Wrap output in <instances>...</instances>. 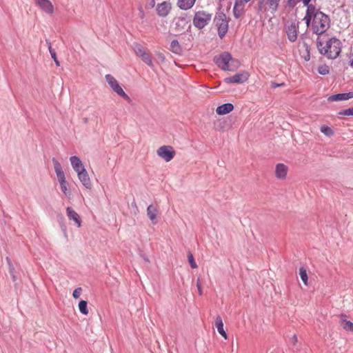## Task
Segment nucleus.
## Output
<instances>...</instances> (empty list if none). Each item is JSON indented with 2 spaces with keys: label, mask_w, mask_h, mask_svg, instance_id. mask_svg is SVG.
Segmentation results:
<instances>
[{
  "label": "nucleus",
  "mask_w": 353,
  "mask_h": 353,
  "mask_svg": "<svg viewBox=\"0 0 353 353\" xmlns=\"http://www.w3.org/2000/svg\"><path fill=\"white\" fill-rule=\"evenodd\" d=\"M305 50L301 52V57L306 61L310 59V54L308 46L305 43L304 44Z\"/></svg>",
  "instance_id": "32"
},
{
  "label": "nucleus",
  "mask_w": 353,
  "mask_h": 353,
  "mask_svg": "<svg viewBox=\"0 0 353 353\" xmlns=\"http://www.w3.org/2000/svg\"><path fill=\"white\" fill-rule=\"evenodd\" d=\"M142 61L150 67H153V62L150 54L146 51L141 57Z\"/></svg>",
  "instance_id": "27"
},
{
  "label": "nucleus",
  "mask_w": 353,
  "mask_h": 353,
  "mask_svg": "<svg viewBox=\"0 0 353 353\" xmlns=\"http://www.w3.org/2000/svg\"><path fill=\"white\" fill-rule=\"evenodd\" d=\"M196 287H197V288H198V292H199V294L200 296H201V295H202V294H203V290H202L201 285V283H200V282H199V279H198V281H197Z\"/></svg>",
  "instance_id": "40"
},
{
  "label": "nucleus",
  "mask_w": 353,
  "mask_h": 353,
  "mask_svg": "<svg viewBox=\"0 0 353 353\" xmlns=\"http://www.w3.org/2000/svg\"><path fill=\"white\" fill-rule=\"evenodd\" d=\"M353 98V91L346 92V93H339L331 95L328 97V101H347L348 99Z\"/></svg>",
  "instance_id": "14"
},
{
  "label": "nucleus",
  "mask_w": 353,
  "mask_h": 353,
  "mask_svg": "<svg viewBox=\"0 0 353 353\" xmlns=\"http://www.w3.org/2000/svg\"><path fill=\"white\" fill-rule=\"evenodd\" d=\"M321 132L327 137H332L334 135V130L329 126L323 125L320 128Z\"/></svg>",
  "instance_id": "29"
},
{
  "label": "nucleus",
  "mask_w": 353,
  "mask_h": 353,
  "mask_svg": "<svg viewBox=\"0 0 353 353\" xmlns=\"http://www.w3.org/2000/svg\"><path fill=\"white\" fill-rule=\"evenodd\" d=\"M66 213L69 219L74 221L77 227L80 228L81 225V220L78 213L76 212L71 207L67 208Z\"/></svg>",
  "instance_id": "19"
},
{
  "label": "nucleus",
  "mask_w": 353,
  "mask_h": 353,
  "mask_svg": "<svg viewBox=\"0 0 353 353\" xmlns=\"http://www.w3.org/2000/svg\"><path fill=\"white\" fill-rule=\"evenodd\" d=\"M340 115L353 116V108H348L339 112Z\"/></svg>",
  "instance_id": "36"
},
{
  "label": "nucleus",
  "mask_w": 353,
  "mask_h": 353,
  "mask_svg": "<svg viewBox=\"0 0 353 353\" xmlns=\"http://www.w3.org/2000/svg\"><path fill=\"white\" fill-rule=\"evenodd\" d=\"M298 1H299V0H288V5L290 7H294L296 5Z\"/></svg>",
  "instance_id": "39"
},
{
  "label": "nucleus",
  "mask_w": 353,
  "mask_h": 353,
  "mask_svg": "<svg viewBox=\"0 0 353 353\" xmlns=\"http://www.w3.org/2000/svg\"><path fill=\"white\" fill-rule=\"evenodd\" d=\"M318 48L320 53L327 58L334 59L341 52V42L336 38H331L325 42L319 41Z\"/></svg>",
  "instance_id": "1"
},
{
  "label": "nucleus",
  "mask_w": 353,
  "mask_h": 353,
  "mask_svg": "<svg viewBox=\"0 0 353 353\" xmlns=\"http://www.w3.org/2000/svg\"><path fill=\"white\" fill-rule=\"evenodd\" d=\"M105 78L114 92H115L118 95L123 97V99H129L128 95L123 91L117 80L111 74H106Z\"/></svg>",
  "instance_id": "7"
},
{
  "label": "nucleus",
  "mask_w": 353,
  "mask_h": 353,
  "mask_svg": "<svg viewBox=\"0 0 353 353\" xmlns=\"http://www.w3.org/2000/svg\"><path fill=\"white\" fill-rule=\"evenodd\" d=\"M158 210L157 208L153 205H150L147 208V214L149 219L152 221L153 224H156Z\"/></svg>",
  "instance_id": "23"
},
{
  "label": "nucleus",
  "mask_w": 353,
  "mask_h": 353,
  "mask_svg": "<svg viewBox=\"0 0 353 353\" xmlns=\"http://www.w3.org/2000/svg\"><path fill=\"white\" fill-rule=\"evenodd\" d=\"M170 50L175 54H180L182 51L179 43L176 40H173L170 43Z\"/></svg>",
  "instance_id": "26"
},
{
  "label": "nucleus",
  "mask_w": 353,
  "mask_h": 353,
  "mask_svg": "<svg viewBox=\"0 0 353 353\" xmlns=\"http://www.w3.org/2000/svg\"><path fill=\"white\" fill-rule=\"evenodd\" d=\"M211 20V14L205 11H198L193 19L194 25L199 29L204 28Z\"/></svg>",
  "instance_id": "6"
},
{
  "label": "nucleus",
  "mask_w": 353,
  "mask_h": 353,
  "mask_svg": "<svg viewBox=\"0 0 353 353\" xmlns=\"http://www.w3.org/2000/svg\"><path fill=\"white\" fill-rule=\"evenodd\" d=\"M280 1L281 0H266L265 2L261 1L259 2V7L260 10L264 12H270L273 14L278 10Z\"/></svg>",
  "instance_id": "10"
},
{
  "label": "nucleus",
  "mask_w": 353,
  "mask_h": 353,
  "mask_svg": "<svg viewBox=\"0 0 353 353\" xmlns=\"http://www.w3.org/2000/svg\"><path fill=\"white\" fill-rule=\"evenodd\" d=\"M299 276L305 285H308V276L306 270L303 267L299 268Z\"/></svg>",
  "instance_id": "30"
},
{
  "label": "nucleus",
  "mask_w": 353,
  "mask_h": 353,
  "mask_svg": "<svg viewBox=\"0 0 353 353\" xmlns=\"http://www.w3.org/2000/svg\"><path fill=\"white\" fill-rule=\"evenodd\" d=\"M48 50H49L51 57L53 59L54 61L55 62L56 65L57 66H59L60 63L57 59V54H56L54 50L52 49V48L51 43L48 44Z\"/></svg>",
  "instance_id": "34"
},
{
  "label": "nucleus",
  "mask_w": 353,
  "mask_h": 353,
  "mask_svg": "<svg viewBox=\"0 0 353 353\" xmlns=\"http://www.w3.org/2000/svg\"><path fill=\"white\" fill-rule=\"evenodd\" d=\"M188 262L192 268L196 269L198 268V265H197L196 263L195 262L194 256L191 252L188 253Z\"/></svg>",
  "instance_id": "35"
},
{
  "label": "nucleus",
  "mask_w": 353,
  "mask_h": 353,
  "mask_svg": "<svg viewBox=\"0 0 353 353\" xmlns=\"http://www.w3.org/2000/svg\"><path fill=\"white\" fill-rule=\"evenodd\" d=\"M282 85H283V83H281V84H274V83H272V87L276 88V87L281 86Z\"/></svg>",
  "instance_id": "44"
},
{
  "label": "nucleus",
  "mask_w": 353,
  "mask_h": 353,
  "mask_svg": "<svg viewBox=\"0 0 353 353\" xmlns=\"http://www.w3.org/2000/svg\"><path fill=\"white\" fill-rule=\"evenodd\" d=\"M234 110V105L230 103H227L218 106L216 109V113L219 115H224L231 112Z\"/></svg>",
  "instance_id": "21"
},
{
  "label": "nucleus",
  "mask_w": 353,
  "mask_h": 353,
  "mask_svg": "<svg viewBox=\"0 0 353 353\" xmlns=\"http://www.w3.org/2000/svg\"><path fill=\"white\" fill-rule=\"evenodd\" d=\"M78 178L79 181L81 182L83 185L86 189H91L92 183L89 174L86 170H83L82 172H78L77 174Z\"/></svg>",
  "instance_id": "15"
},
{
  "label": "nucleus",
  "mask_w": 353,
  "mask_h": 353,
  "mask_svg": "<svg viewBox=\"0 0 353 353\" xmlns=\"http://www.w3.org/2000/svg\"><path fill=\"white\" fill-rule=\"evenodd\" d=\"M157 154L166 162H169L174 157L176 152L171 145H162L157 149Z\"/></svg>",
  "instance_id": "8"
},
{
  "label": "nucleus",
  "mask_w": 353,
  "mask_h": 353,
  "mask_svg": "<svg viewBox=\"0 0 353 353\" xmlns=\"http://www.w3.org/2000/svg\"><path fill=\"white\" fill-rule=\"evenodd\" d=\"M214 61L219 68L225 71H234L239 66V62L234 59L232 55L227 52L215 56Z\"/></svg>",
  "instance_id": "2"
},
{
  "label": "nucleus",
  "mask_w": 353,
  "mask_h": 353,
  "mask_svg": "<svg viewBox=\"0 0 353 353\" xmlns=\"http://www.w3.org/2000/svg\"><path fill=\"white\" fill-rule=\"evenodd\" d=\"M250 77V74L247 71H242L236 73L232 77H227L224 79L226 83H237L241 84L246 82Z\"/></svg>",
  "instance_id": "9"
},
{
  "label": "nucleus",
  "mask_w": 353,
  "mask_h": 353,
  "mask_svg": "<svg viewBox=\"0 0 353 353\" xmlns=\"http://www.w3.org/2000/svg\"><path fill=\"white\" fill-rule=\"evenodd\" d=\"M246 3L244 0H235L233 12L236 18H239L243 14Z\"/></svg>",
  "instance_id": "17"
},
{
  "label": "nucleus",
  "mask_w": 353,
  "mask_h": 353,
  "mask_svg": "<svg viewBox=\"0 0 353 353\" xmlns=\"http://www.w3.org/2000/svg\"><path fill=\"white\" fill-rule=\"evenodd\" d=\"M216 26H218L219 35L221 38H223L228 32V23L226 20L221 19L217 21Z\"/></svg>",
  "instance_id": "20"
},
{
  "label": "nucleus",
  "mask_w": 353,
  "mask_h": 353,
  "mask_svg": "<svg viewBox=\"0 0 353 353\" xmlns=\"http://www.w3.org/2000/svg\"><path fill=\"white\" fill-rule=\"evenodd\" d=\"M70 161L74 170L78 174V172H82L85 168L81 160L77 156H72L70 158Z\"/></svg>",
  "instance_id": "18"
},
{
  "label": "nucleus",
  "mask_w": 353,
  "mask_h": 353,
  "mask_svg": "<svg viewBox=\"0 0 353 353\" xmlns=\"http://www.w3.org/2000/svg\"><path fill=\"white\" fill-rule=\"evenodd\" d=\"M314 6L310 5L307 7V10L305 15L303 18V21H305L306 26L308 27L310 24L312 19H314V15L318 12Z\"/></svg>",
  "instance_id": "16"
},
{
  "label": "nucleus",
  "mask_w": 353,
  "mask_h": 353,
  "mask_svg": "<svg viewBox=\"0 0 353 353\" xmlns=\"http://www.w3.org/2000/svg\"><path fill=\"white\" fill-rule=\"evenodd\" d=\"M87 305H88L87 301H85L84 300H81L79 303V309L80 312L85 315H87L88 314V310L87 307Z\"/></svg>",
  "instance_id": "31"
},
{
  "label": "nucleus",
  "mask_w": 353,
  "mask_h": 353,
  "mask_svg": "<svg viewBox=\"0 0 353 353\" xmlns=\"http://www.w3.org/2000/svg\"><path fill=\"white\" fill-rule=\"evenodd\" d=\"M329 72H330V68L328 65H327L325 64L321 65L318 67V72L320 74L325 75V74H328Z\"/></svg>",
  "instance_id": "33"
},
{
  "label": "nucleus",
  "mask_w": 353,
  "mask_h": 353,
  "mask_svg": "<svg viewBox=\"0 0 353 353\" xmlns=\"http://www.w3.org/2000/svg\"><path fill=\"white\" fill-rule=\"evenodd\" d=\"M330 20L327 15L321 11H318L314 15V19L312 23V29L316 34H322L325 33L330 28Z\"/></svg>",
  "instance_id": "3"
},
{
  "label": "nucleus",
  "mask_w": 353,
  "mask_h": 353,
  "mask_svg": "<svg viewBox=\"0 0 353 353\" xmlns=\"http://www.w3.org/2000/svg\"><path fill=\"white\" fill-rule=\"evenodd\" d=\"M349 65L353 69V50H351L348 57Z\"/></svg>",
  "instance_id": "38"
},
{
  "label": "nucleus",
  "mask_w": 353,
  "mask_h": 353,
  "mask_svg": "<svg viewBox=\"0 0 353 353\" xmlns=\"http://www.w3.org/2000/svg\"><path fill=\"white\" fill-rule=\"evenodd\" d=\"M54 171L57 177V180L60 184L61 190L65 196L71 195V190L68 187V182L66 181L64 172L63 171L61 165L55 158L52 159Z\"/></svg>",
  "instance_id": "4"
},
{
  "label": "nucleus",
  "mask_w": 353,
  "mask_h": 353,
  "mask_svg": "<svg viewBox=\"0 0 353 353\" xmlns=\"http://www.w3.org/2000/svg\"><path fill=\"white\" fill-rule=\"evenodd\" d=\"M245 2H249L251 0H244Z\"/></svg>",
  "instance_id": "45"
},
{
  "label": "nucleus",
  "mask_w": 353,
  "mask_h": 353,
  "mask_svg": "<svg viewBox=\"0 0 353 353\" xmlns=\"http://www.w3.org/2000/svg\"><path fill=\"white\" fill-rule=\"evenodd\" d=\"M339 324L345 330L353 332V323L347 320L346 315H340Z\"/></svg>",
  "instance_id": "22"
},
{
  "label": "nucleus",
  "mask_w": 353,
  "mask_h": 353,
  "mask_svg": "<svg viewBox=\"0 0 353 353\" xmlns=\"http://www.w3.org/2000/svg\"><path fill=\"white\" fill-rule=\"evenodd\" d=\"M196 0H178L177 6L182 10H188L191 8Z\"/></svg>",
  "instance_id": "25"
},
{
  "label": "nucleus",
  "mask_w": 353,
  "mask_h": 353,
  "mask_svg": "<svg viewBox=\"0 0 353 353\" xmlns=\"http://www.w3.org/2000/svg\"><path fill=\"white\" fill-rule=\"evenodd\" d=\"M288 166L284 163H277L275 165L274 176L279 180H285L288 173Z\"/></svg>",
  "instance_id": "12"
},
{
  "label": "nucleus",
  "mask_w": 353,
  "mask_h": 353,
  "mask_svg": "<svg viewBox=\"0 0 353 353\" xmlns=\"http://www.w3.org/2000/svg\"><path fill=\"white\" fill-rule=\"evenodd\" d=\"M133 49L135 54L139 57L147 51L143 46L137 43L134 44Z\"/></svg>",
  "instance_id": "28"
},
{
  "label": "nucleus",
  "mask_w": 353,
  "mask_h": 353,
  "mask_svg": "<svg viewBox=\"0 0 353 353\" xmlns=\"http://www.w3.org/2000/svg\"><path fill=\"white\" fill-rule=\"evenodd\" d=\"M215 325L219 333L225 339H228V335L223 328V323L220 316H217L215 320Z\"/></svg>",
  "instance_id": "24"
},
{
  "label": "nucleus",
  "mask_w": 353,
  "mask_h": 353,
  "mask_svg": "<svg viewBox=\"0 0 353 353\" xmlns=\"http://www.w3.org/2000/svg\"><path fill=\"white\" fill-rule=\"evenodd\" d=\"M292 343L294 345H296L298 343V337L296 334H294L292 338Z\"/></svg>",
  "instance_id": "41"
},
{
  "label": "nucleus",
  "mask_w": 353,
  "mask_h": 353,
  "mask_svg": "<svg viewBox=\"0 0 353 353\" xmlns=\"http://www.w3.org/2000/svg\"><path fill=\"white\" fill-rule=\"evenodd\" d=\"M172 10V3L169 1H164L158 3L156 7L157 13L159 17H167Z\"/></svg>",
  "instance_id": "11"
},
{
  "label": "nucleus",
  "mask_w": 353,
  "mask_h": 353,
  "mask_svg": "<svg viewBox=\"0 0 353 353\" xmlns=\"http://www.w3.org/2000/svg\"><path fill=\"white\" fill-rule=\"evenodd\" d=\"M35 3L46 14L54 13V6L50 0H35Z\"/></svg>",
  "instance_id": "13"
},
{
  "label": "nucleus",
  "mask_w": 353,
  "mask_h": 353,
  "mask_svg": "<svg viewBox=\"0 0 353 353\" xmlns=\"http://www.w3.org/2000/svg\"><path fill=\"white\" fill-rule=\"evenodd\" d=\"M180 23H181L182 24L185 25L186 24V21H185V19L184 18H179V21L176 23V25L179 26Z\"/></svg>",
  "instance_id": "42"
},
{
  "label": "nucleus",
  "mask_w": 353,
  "mask_h": 353,
  "mask_svg": "<svg viewBox=\"0 0 353 353\" xmlns=\"http://www.w3.org/2000/svg\"><path fill=\"white\" fill-rule=\"evenodd\" d=\"M81 291H82L81 288H78L75 289L72 293L73 297L74 299H79L81 296Z\"/></svg>",
  "instance_id": "37"
},
{
  "label": "nucleus",
  "mask_w": 353,
  "mask_h": 353,
  "mask_svg": "<svg viewBox=\"0 0 353 353\" xmlns=\"http://www.w3.org/2000/svg\"><path fill=\"white\" fill-rule=\"evenodd\" d=\"M284 31L290 42H294L297 39L299 26L294 21H287L285 23Z\"/></svg>",
  "instance_id": "5"
},
{
  "label": "nucleus",
  "mask_w": 353,
  "mask_h": 353,
  "mask_svg": "<svg viewBox=\"0 0 353 353\" xmlns=\"http://www.w3.org/2000/svg\"><path fill=\"white\" fill-rule=\"evenodd\" d=\"M312 0H303V3L305 6H307L308 7V6H310L311 4H310V2Z\"/></svg>",
  "instance_id": "43"
}]
</instances>
